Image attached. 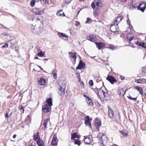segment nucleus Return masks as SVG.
<instances>
[{
	"label": "nucleus",
	"instance_id": "obj_1",
	"mask_svg": "<svg viewBox=\"0 0 146 146\" xmlns=\"http://www.w3.org/2000/svg\"><path fill=\"white\" fill-rule=\"evenodd\" d=\"M32 31L34 33L39 34L42 31V27L39 25H37L31 27Z\"/></svg>",
	"mask_w": 146,
	"mask_h": 146
},
{
	"label": "nucleus",
	"instance_id": "obj_2",
	"mask_svg": "<svg viewBox=\"0 0 146 146\" xmlns=\"http://www.w3.org/2000/svg\"><path fill=\"white\" fill-rule=\"evenodd\" d=\"M91 7L93 9L95 7H98L97 8H100L102 7V5L101 2V0H95L94 2L91 4Z\"/></svg>",
	"mask_w": 146,
	"mask_h": 146
},
{
	"label": "nucleus",
	"instance_id": "obj_3",
	"mask_svg": "<svg viewBox=\"0 0 146 146\" xmlns=\"http://www.w3.org/2000/svg\"><path fill=\"white\" fill-rule=\"evenodd\" d=\"M91 7L93 9L95 7H98L97 8H100L102 7V5L101 2V0H95L94 2L91 4Z\"/></svg>",
	"mask_w": 146,
	"mask_h": 146
},
{
	"label": "nucleus",
	"instance_id": "obj_4",
	"mask_svg": "<svg viewBox=\"0 0 146 146\" xmlns=\"http://www.w3.org/2000/svg\"><path fill=\"white\" fill-rule=\"evenodd\" d=\"M60 85V87L59 88L58 94L60 96L63 95L65 93V89L66 87V86L64 84H62V85L59 84Z\"/></svg>",
	"mask_w": 146,
	"mask_h": 146
},
{
	"label": "nucleus",
	"instance_id": "obj_5",
	"mask_svg": "<svg viewBox=\"0 0 146 146\" xmlns=\"http://www.w3.org/2000/svg\"><path fill=\"white\" fill-rule=\"evenodd\" d=\"M68 53L69 54V56L70 58L72 60L73 59V60H72V62L73 64H74L76 63V59L77 58V56L76 55V53H73L70 52H69Z\"/></svg>",
	"mask_w": 146,
	"mask_h": 146
},
{
	"label": "nucleus",
	"instance_id": "obj_6",
	"mask_svg": "<svg viewBox=\"0 0 146 146\" xmlns=\"http://www.w3.org/2000/svg\"><path fill=\"white\" fill-rule=\"evenodd\" d=\"M146 8V3L145 2H142V3L138 5L137 8V9L141 10L142 12H143Z\"/></svg>",
	"mask_w": 146,
	"mask_h": 146
},
{
	"label": "nucleus",
	"instance_id": "obj_7",
	"mask_svg": "<svg viewBox=\"0 0 146 146\" xmlns=\"http://www.w3.org/2000/svg\"><path fill=\"white\" fill-rule=\"evenodd\" d=\"M105 94H107V93L104 92L101 88H100L98 90V96L99 97L100 99L104 98L105 97Z\"/></svg>",
	"mask_w": 146,
	"mask_h": 146
},
{
	"label": "nucleus",
	"instance_id": "obj_8",
	"mask_svg": "<svg viewBox=\"0 0 146 146\" xmlns=\"http://www.w3.org/2000/svg\"><path fill=\"white\" fill-rule=\"evenodd\" d=\"M51 107L47 104H45L42 107V110L44 112H48L51 110Z\"/></svg>",
	"mask_w": 146,
	"mask_h": 146
},
{
	"label": "nucleus",
	"instance_id": "obj_9",
	"mask_svg": "<svg viewBox=\"0 0 146 146\" xmlns=\"http://www.w3.org/2000/svg\"><path fill=\"white\" fill-rule=\"evenodd\" d=\"M106 79L110 82V83L112 84H113L115 82H117V80L115 78L111 76L108 75L106 78Z\"/></svg>",
	"mask_w": 146,
	"mask_h": 146
},
{
	"label": "nucleus",
	"instance_id": "obj_10",
	"mask_svg": "<svg viewBox=\"0 0 146 146\" xmlns=\"http://www.w3.org/2000/svg\"><path fill=\"white\" fill-rule=\"evenodd\" d=\"M84 120L86 125L90 127H91V122L92 119L90 118L88 116H87L85 118Z\"/></svg>",
	"mask_w": 146,
	"mask_h": 146
},
{
	"label": "nucleus",
	"instance_id": "obj_11",
	"mask_svg": "<svg viewBox=\"0 0 146 146\" xmlns=\"http://www.w3.org/2000/svg\"><path fill=\"white\" fill-rule=\"evenodd\" d=\"M118 29L119 28L118 25H115L114 23L110 27V31L113 32L118 31Z\"/></svg>",
	"mask_w": 146,
	"mask_h": 146
},
{
	"label": "nucleus",
	"instance_id": "obj_12",
	"mask_svg": "<svg viewBox=\"0 0 146 146\" xmlns=\"http://www.w3.org/2000/svg\"><path fill=\"white\" fill-rule=\"evenodd\" d=\"M123 18V17L122 16L117 17L114 20V24L116 25H118V23L121 21Z\"/></svg>",
	"mask_w": 146,
	"mask_h": 146
},
{
	"label": "nucleus",
	"instance_id": "obj_13",
	"mask_svg": "<svg viewBox=\"0 0 146 146\" xmlns=\"http://www.w3.org/2000/svg\"><path fill=\"white\" fill-rule=\"evenodd\" d=\"M85 64L83 61L80 60L79 64L76 68L77 69H81L84 68L85 67Z\"/></svg>",
	"mask_w": 146,
	"mask_h": 146
},
{
	"label": "nucleus",
	"instance_id": "obj_14",
	"mask_svg": "<svg viewBox=\"0 0 146 146\" xmlns=\"http://www.w3.org/2000/svg\"><path fill=\"white\" fill-rule=\"evenodd\" d=\"M96 47L99 50H100L105 46V44L102 42H96Z\"/></svg>",
	"mask_w": 146,
	"mask_h": 146
},
{
	"label": "nucleus",
	"instance_id": "obj_15",
	"mask_svg": "<svg viewBox=\"0 0 146 146\" xmlns=\"http://www.w3.org/2000/svg\"><path fill=\"white\" fill-rule=\"evenodd\" d=\"M33 12L36 15H40L44 13V10L41 11L38 9H35L34 10Z\"/></svg>",
	"mask_w": 146,
	"mask_h": 146
},
{
	"label": "nucleus",
	"instance_id": "obj_16",
	"mask_svg": "<svg viewBox=\"0 0 146 146\" xmlns=\"http://www.w3.org/2000/svg\"><path fill=\"white\" fill-rule=\"evenodd\" d=\"M39 84L40 85H44L46 83V80L43 78H40L38 79Z\"/></svg>",
	"mask_w": 146,
	"mask_h": 146
},
{
	"label": "nucleus",
	"instance_id": "obj_17",
	"mask_svg": "<svg viewBox=\"0 0 146 146\" xmlns=\"http://www.w3.org/2000/svg\"><path fill=\"white\" fill-rule=\"evenodd\" d=\"M135 82H136L137 83L144 84L146 83V79L143 78L142 79L135 80Z\"/></svg>",
	"mask_w": 146,
	"mask_h": 146
},
{
	"label": "nucleus",
	"instance_id": "obj_18",
	"mask_svg": "<svg viewBox=\"0 0 146 146\" xmlns=\"http://www.w3.org/2000/svg\"><path fill=\"white\" fill-rule=\"evenodd\" d=\"M58 140H57L55 136H54L52 140L51 145L54 146H56L57 144Z\"/></svg>",
	"mask_w": 146,
	"mask_h": 146
},
{
	"label": "nucleus",
	"instance_id": "obj_19",
	"mask_svg": "<svg viewBox=\"0 0 146 146\" xmlns=\"http://www.w3.org/2000/svg\"><path fill=\"white\" fill-rule=\"evenodd\" d=\"M126 90H123V89H120L119 90L118 93H119V95L121 96H123L125 95V93Z\"/></svg>",
	"mask_w": 146,
	"mask_h": 146
},
{
	"label": "nucleus",
	"instance_id": "obj_20",
	"mask_svg": "<svg viewBox=\"0 0 146 146\" xmlns=\"http://www.w3.org/2000/svg\"><path fill=\"white\" fill-rule=\"evenodd\" d=\"M84 143L86 144H88L90 143L91 142V139L89 137H86L84 139Z\"/></svg>",
	"mask_w": 146,
	"mask_h": 146
},
{
	"label": "nucleus",
	"instance_id": "obj_21",
	"mask_svg": "<svg viewBox=\"0 0 146 146\" xmlns=\"http://www.w3.org/2000/svg\"><path fill=\"white\" fill-rule=\"evenodd\" d=\"M108 115L110 117H112L114 116V113L111 108H108Z\"/></svg>",
	"mask_w": 146,
	"mask_h": 146
},
{
	"label": "nucleus",
	"instance_id": "obj_22",
	"mask_svg": "<svg viewBox=\"0 0 146 146\" xmlns=\"http://www.w3.org/2000/svg\"><path fill=\"white\" fill-rule=\"evenodd\" d=\"M36 142L38 146H44V143L43 140L39 139Z\"/></svg>",
	"mask_w": 146,
	"mask_h": 146
},
{
	"label": "nucleus",
	"instance_id": "obj_23",
	"mask_svg": "<svg viewBox=\"0 0 146 146\" xmlns=\"http://www.w3.org/2000/svg\"><path fill=\"white\" fill-rule=\"evenodd\" d=\"M34 139L36 141L40 139V136L39 135V133L38 132H37V133L34 135Z\"/></svg>",
	"mask_w": 146,
	"mask_h": 146
},
{
	"label": "nucleus",
	"instance_id": "obj_24",
	"mask_svg": "<svg viewBox=\"0 0 146 146\" xmlns=\"http://www.w3.org/2000/svg\"><path fill=\"white\" fill-rule=\"evenodd\" d=\"M96 38L95 36L94 35H91L90 36L89 40L93 42H94L96 41Z\"/></svg>",
	"mask_w": 146,
	"mask_h": 146
},
{
	"label": "nucleus",
	"instance_id": "obj_25",
	"mask_svg": "<svg viewBox=\"0 0 146 146\" xmlns=\"http://www.w3.org/2000/svg\"><path fill=\"white\" fill-rule=\"evenodd\" d=\"M101 125V122L99 120H97L96 121L95 123V126L97 127L98 129V128L100 127Z\"/></svg>",
	"mask_w": 146,
	"mask_h": 146
},
{
	"label": "nucleus",
	"instance_id": "obj_26",
	"mask_svg": "<svg viewBox=\"0 0 146 146\" xmlns=\"http://www.w3.org/2000/svg\"><path fill=\"white\" fill-rule=\"evenodd\" d=\"M46 102L47 103L48 105L50 106H52V99L51 98L47 99Z\"/></svg>",
	"mask_w": 146,
	"mask_h": 146
},
{
	"label": "nucleus",
	"instance_id": "obj_27",
	"mask_svg": "<svg viewBox=\"0 0 146 146\" xmlns=\"http://www.w3.org/2000/svg\"><path fill=\"white\" fill-rule=\"evenodd\" d=\"M56 15L58 16H61L62 14L63 16H65V15L64 12H62V10H60L57 11L56 13Z\"/></svg>",
	"mask_w": 146,
	"mask_h": 146
},
{
	"label": "nucleus",
	"instance_id": "obj_28",
	"mask_svg": "<svg viewBox=\"0 0 146 146\" xmlns=\"http://www.w3.org/2000/svg\"><path fill=\"white\" fill-rule=\"evenodd\" d=\"M135 88L138 91L141 95H143V90L140 87L136 86Z\"/></svg>",
	"mask_w": 146,
	"mask_h": 146
},
{
	"label": "nucleus",
	"instance_id": "obj_29",
	"mask_svg": "<svg viewBox=\"0 0 146 146\" xmlns=\"http://www.w3.org/2000/svg\"><path fill=\"white\" fill-rule=\"evenodd\" d=\"M135 44L138 46H141L143 47L144 46V44H145V43L137 41L135 42Z\"/></svg>",
	"mask_w": 146,
	"mask_h": 146
},
{
	"label": "nucleus",
	"instance_id": "obj_30",
	"mask_svg": "<svg viewBox=\"0 0 146 146\" xmlns=\"http://www.w3.org/2000/svg\"><path fill=\"white\" fill-rule=\"evenodd\" d=\"M133 36L131 33H129L127 35V38L129 40V42L133 39Z\"/></svg>",
	"mask_w": 146,
	"mask_h": 146
},
{
	"label": "nucleus",
	"instance_id": "obj_31",
	"mask_svg": "<svg viewBox=\"0 0 146 146\" xmlns=\"http://www.w3.org/2000/svg\"><path fill=\"white\" fill-rule=\"evenodd\" d=\"M58 35L60 38L64 37L65 38H68V36L66 34L63 33H58Z\"/></svg>",
	"mask_w": 146,
	"mask_h": 146
},
{
	"label": "nucleus",
	"instance_id": "obj_32",
	"mask_svg": "<svg viewBox=\"0 0 146 146\" xmlns=\"http://www.w3.org/2000/svg\"><path fill=\"white\" fill-rule=\"evenodd\" d=\"M79 137L78 135L76 133H74L72 134L71 135V139H74L76 138H78Z\"/></svg>",
	"mask_w": 146,
	"mask_h": 146
},
{
	"label": "nucleus",
	"instance_id": "obj_33",
	"mask_svg": "<svg viewBox=\"0 0 146 146\" xmlns=\"http://www.w3.org/2000/svg\"><path fill=\"white\" fill-rule=\"evenodd\" d=\"M87 102L88 104L92 106L93 105V102L92 101V100L91 99V98H90L89 99H88L87 100Z\"/></svg>",
	"mask_w": 146,
	"mask_h": 146
},
{
	"label": "nucleus",
	"instance_id": "obj_34",
	"mask_svg": "<svg viewBox=\"0 0 146 146\" xmlns=\"http://www.w3.org/2000/svg\"><path fill=\"white\" fill-rule=\"evenodd\" d=\"M48 119H45L43 123V125L44 126V128L45 129H46L47 127V125L48 123Z\"/></svg>",
	"mask_w": 146,
	"mask_h": 146
},
{
	"label": "nucleus",
	"instance_id": "obj_35",
	"mask_svg": "<svg viewBox=\"0 0 146 146\" xmlns=\"http://www.w3.org/2000/svg\"><path fill=\"white\" fill-rule=\"evenodd\" d=\"M108 48L110 49L114 50H115L117 48V47L116 46H115L113 45H109L108 47Z\"/></svg>",
	"mask_w": 146,
	"mask_h": 146
},
{
	"label": "nucleus",
	"instance_id": "obj_36",
	"mask_svg": "<svg viewBox=\"0 0 146 146\" xmlns=\"http://www.w3.org/2000/svg\"><path fill=\"white\" fill-rule=\"evenodd\" d=\"M45 54V52H43L41 50H40V52L38 53L37 56L40 57L42 56Z\"/></svg>",
	"mask_w": 146,
	"mask_h": 146
},
{
	"label": "nucleus",
	"instance_id": "obj_37",
	"mask_svg": "<svg viewBox=\"0 0 146 146\" xmlns=\"http://www.w3.org/2000/svg\"><path fill=\"white\" fill-rule=\"evenodd\" d=\"M74 140L75 141L74 143L75 144H77L78 146H80V142L78 139H74Z\"/></svg>",
	"mask_w": 146,
	"mask_h": 146
},
{
	"label": "nucleus",
	"instance_id": "obj_38",
	"mask_svg": "<svg viewBox=\"0 0 146 146\" xmlns=\"http://www.w3.org/2000/svg\"><path fill=\"white\" fill-rule=\"evenodd\" d=\"M120 132L121 134L124 136H126L127 135V133L126 131L123 130L120 131Z\"/></svg>",
	"mask_w": 146,
	"mask_h": 146
},
{
	"label": "nucleus",
	"instance_id": "obj_39",
	"mask_svg": "<svg viewBox=\"0 0 146 146\" xmlns=\"http://www.w3.org/2000/svg\"><path fill=\"white\" fill-rule=\"evenodd\" d=\"M52 74L54 78L55 79H56L57 78V74L56 72H55L54 71H52Z\"/></svg>",
	"mask_w": 146,
	"mask_h": 146
},
{
	"label": "nucleus",
	"instance_id": "obj_40",
	"mask_svg": "<svg viewBox=\"0 0 146 146\" xmlns=\"http://www.w3.org/2000/svg\"><path fill=\"white\" fill-rule=\"evenodd\" d=\"M35 0H32L30 3V4L31 7H33L35 5Z\"/></svg>",
	"mask_w": 146,
	"mask_h": 146
},
{
	"label": "nucleus",
	"instance_id": "obj_41",
	"mask_svg": "<svg viewBox=\"0 0 146 146\" xmlns=\"http://www.w3.org/2000/svg\"><path fill=\"white\" fill-rule=\"evenodd\" d=\"M46 1L48 3V0H40L41 3L42 5H44L46 3Z\"/></svg>",
	"mask_w": 146,
	"mask_h": 146
},
{
	"label": "nucleus",
	"instance_id": "obj_42",
	"mask_svg": "<svg viewBox=\"0 0 146 146\" xmlns=\"http://www.w3.org/2000/svg\"><path fill=\"white\" fill-rule=\"evenodd\" d=\"M130 100H134L136 101L137 100V98H133L131 97L130 95L127 97Z\"/></svg>",
	"mask_w": 146,
	"mask_h": 146
},
{
	"label": "nucleus",
	"instance_id": "obj_43",
	"mask_svg": "<svg viewBox=\"0 0 146 146\" xmlns=\"http://www.w3.org/2000/svg\"><path fill=\"white\" fill-rule=\"evenodd\" d=\"M92 20L90 18H87V21H86L85 23H90L91 22Z\"/></svg>",
	"mask_w": 146,
	"mask_h": 146
},
{
	"label": "nucleus",
	"instance_id": "obj_44",
	"mask_svg": "<svg viewBox=\"0 0 146 146\" xmlns=\"http://www.w3.org/2000/svg\"><path fill=\"white\" fill-rule=\"evenodd\" d=\"M89 84L90 86H93V81L92 80H90L89 82Z\"/></svg>",
	"mask_w": 146,
	"mask_h": 146
},
{
	"label": "nucleus",
	"instance_id": "obj_45",
	"mask_svg": "<svg viewBox=\"0 0 146 146\" xmlns=\"http://www.w3.org/2000/svg\"><path fill=\"white\" fill-rule=\"evenodd\" d=\"M8 46V44L7 43L5 44L4 45L2 46V48H7Z\"/></svg>",
	"mask_w": 146,
	"mask_h": 146
},
{
	"label": "nucleus",
	"instance_id": "obj_46",
	"mask_svg": "<svg viewBox=\"0 0 146 146\" xmlns=\"http://www.w3.org/2000/svg\"><path fill=\"white\" fill-rule=\"evenodd\" d=\"M20 109L21 110V112H23L24 111V110L23 109V106H21Z\"/></svg>",
	"mask_w": 146,
	"mask_h": 146
},
{
	"label": "nucleus",
	"instance_id": "obj_47",
	"mask_svg": "<svg viewBox=\"0 0 146 146\" xmlns=\"http://www.w3.org/2000/svg\"><path fill=\"white\" fill-rule=\"evenodd\" d=\"M76 74L77 75V76L78 77V78L80 79V74L78 73H76Z\"/></svg>",
	"mask_w": 146,
	"mask_h": 146
},
{
	"label": "nucleus",
	"instance_id": "obj_48",
	"mask_svg": "<svg viewBox=\"0 0 146 146\" xmlns=\"http://www.w3.org/2000/svg\"><path fill=\"white\" fill-rule=\"evenodd\" d=\"M84 96L86 98L87 100L90 98L89 97L87 96L85 94L84 95Z\"/></svg>",
	"mask_w": 146,
	"mask_h": 146
},
{
	"label": "nucleus",
	"instance_id": "obj_49",
	"mask_svg": "<svg viewBox=\"0 0 146 146\" xmlns=\"http://www.w3.org/2000/svg\"><path fill=\"white\" fill-rule=\"evenodd\" d=\"M124 78H125V77L123 76H120V78L122 80H123L124 79Z\"/></svg>",
	"mask_w": 146,
	"mask_h": 146
},
{
	"label": "nucleus",
	"instance_id": "obj_50",
	"mask_svg": "<svg viewBox=\"0 0 146 146\" xmlns=\"http://www.w3.org/2000/svg\"><path fill=\"white\" fill-rule=\"evenodd\" d=\"M119 0L120 1H121V2H123V3L126 2L127 1V0Z\"/></svg>",
	"mask_w": 146,
	"mask_h": 146
},
{
	"label": "nucleus",
	"instance_id": "obj_51",
	"mask_svg": "<svg viewBox=\"0 0 146 146\" xmlns=\"http://www.w3.org/2000/svg\"><path fill=\"white\" fill-rule=\"evenodd\" d=\"M127 22L128 24L129 25H130V20H129V18H128V20H127Z\"/></svg>",
	"mask_w": 146,
	"mask_h": 146
},
{
	"label": "nucleus",
	"instance_id": "obj_52",
	"mask_svg": "<svg viewBox=\"0 0 146 146\" xmlns=\"http://www.w3.org/2000/svg\"><path fill=\"white\" fill-rule=\"evenodd\" d=\"M8 113H7L5 115V117L6 118H8Z\"/></svg>",
	"mask_w": 146,
	"mask_h": 146
},
{
	"label": "nucleus",
	"instance_id": "obj_53",
	"mask_svg": "<svg viewBox=\"0 0 146 146\" xmlns=\"http://www.w3.org/2000/svg\"><path fill=\"white\" fill-rule=\"evenodd\" d=\"M38 67H39V68L40 69H41V70H43V69L42 68H41V67L40 66H38Z\"/></svg>",
	"mask_w": 146,
	"mask_h": 146
},
{
	"label": "nucleus",
	"instance_id": "obj_54",
	"mask_svg": "<svg viewBox=\"0 0 146 146\" xmlns=\"http://www.w3.org/2000/svg\"><path fill=\"white\" fill-rule=\"evenodd\" d=\"M17 136V135L16 134L14 135L13 136V138H15Z\"/></svg>",
	"mask_w": 146,
	"mask_h": 146
},
{
	"label": "nucleus",
	"instance_id": "obj_55",
	"mask_svg": "<svg viewBox=\"0 0 146 146\" xmlns=\"http://www.w3.org/2000/svg\"><path fill=\"white\" fill-rule=\"evenodd\" d=\"M143 96H144L145 98L146 99V93H144Z\"/></svg>",
	"mask_w": 146,
	"mask_h": 146
},
{
	"label": "nucleus",
	"instance_id": "obj_56",
	"mask_svg": "<svg viewBox=\"0 0 146 146\" xmlns=\"http://www.w3.org/2000/svg\"><path fill=\"white\" fill-rule=\"evenodd\" d=\"M102 137L101 138L102 139V137H106V136L105 135H104L103 134H102Z\"/></svg>",
	"mask_w": 146,
	"mask_h": 146
},
{
	"label": "nucleus",
	"instance_id": "obj_57",
	"mask_svg": "<svg viewBox=\"0 0 146 146\" xmlns=\"http://www.w3.org/2000/svg\"><path fill=\"white\" fill-rule=\"evenodd\" d=\"M40 21V19H39V18H36V21Z\"/></svg>",
	"mask_w": 146,
	"mask_h": 146
},
{
	"label": "nucleus",
	"instance_id": "obj_58",
	"mask_svg": "<svg viewBox=\"0 0 146 146\" xmlns=\"http://www.w3.org/2000/svg\"><path fill=\"white\" fill-rule=\"evenodd\" d=\"M143 48H146V44L145 43V44H144V46L143 47Z\"/></svg>",
	"mask_w": 146,
	"mask_h": 146
},
{
	"label": "nucleus",
	"instance_id": "obj_59",
	"mask_svg": "<svg viewBox=\"0 0 146 146\" xmlns=\"http://www.w3.org/2000/svg\"><path fill=\"white\" fill-rule=\"evenodd\" d=\"M29 115H28L26 117V119H29Z\"/></svg>",
	"mask_w": 146,
	"mask_h": 146
},
{
	"label": "nucleus",
	"instance_id": "obj_60",
	"mask_svg": "<svg viewBox=\"0 0 146 146\" xmlns=\"http://www.w3.org/2000/svg\"><path fill=\"white\" fill-rule=\"evenodd\" d=\"M34 59H38V58L37 57H35Z\"/></svg>",
	"mask_w": 146,
	"mask_h": 146
},
{
	"label": "nucleus",
	"instance_id": "obj_61",
	"mask_svg": "<svg viewBox=\"0 0 146 146\" xmlns=\"http://www.w3.org/2000/svg\"><path fill=\"white\" fill-rule=\"evenodd\" d=\"M81 10V9H80V11H79L78 12V14H79V13H80V10Z\"/></svg>",
	"mask_w": 146,
	"mask_h": 146
},
{
	"label": "nucleus",
	"instance_id": "obj_62",
	"mask_svg": "<svg viewBox=\"0 0 146 146\" xmlns=\"http://www.w3.org/2000/svg\"><path fill=\"white\" fill-rule=\"evenodd\" d=\"M95 56H94V57H92V56H91L90 57L92 59H93L94 57H95Z\"/></svg>",
	"mask_w": 146,
	"mask_h": 146
},
{
	"label": "nucleus",
	"instance_id": "obj_63",
	"mask_svg": "<svg viewBox=\"0 0 146 146\" xmlns=\"http://www.w3.org/2000/svg\"><path fill=\"white\" fill-rule=\"evenodd\" d=\"M44 60H48V59H46V58H45V59Z\"/></svg>",
	"mask_w": 146,
	"mask_h": 146
},
{
	"label": "nucleus",
	"instance_id": "obj_64",
	"mask_svg": "<svg viewBox=\"0 0 146 146\" xmlns=\"http://www.w3.org/2000/svg\"><path fill=\"white\" fill-rule=\"evenodd\" d=\"M79 1H84V0H79Z\"/></svg>",
	"mask_w": 146,
	"mask_h": 146
}]
</instances>
